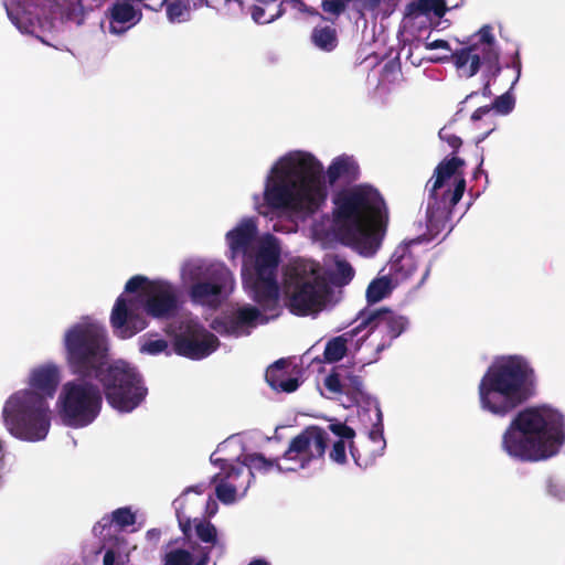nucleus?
<instances>
[{
  "instance_id": "nucleus-1",
  "label": "nucleus",
  "mask_w": 565,
  "mask_h": 565,
  "mask_svg": "<svg viewBox=\"0 0 565 565\" xmlns=\"http://www.w3.org/2000/svg\"><path fill=\"white\" fill-rule=\"evenodd\" d=\"M333 233L344 245L359 249L377 247L388 224V210L377 189L363 183L342 189L333 196Z\"/></svg>"
},
{
  "instance_id": "nucleus-2",
  "label": "nucleus",
  "mask_w": 565,
  "mask_h": 565,
  "mask_svg": "<svg viewBox=\"0 0 565 565\" xmlns=\"http://www.w3.org/2000/svg\"><path fill=\"white\" fill-rule=\"evenodd\" d=\"M61 382V370L54 363L33 367L29 374V388L11 394L2 408L6 429L24 441L46 438L51 427L49 399L53 398Z\"/></svg>"
},
{
  "instance_id": "nucleus-3",
  "label": "nucleus",
  "mask_w": 565,
  "mask_h": 565,
  "mask_svg": "<svg viewBox=\"0 0 565 565\" xmlns=\"http://www.w3.org/2000/svg\"><path fill=\"white\" fill-rule=\"evenodd\" d=\"M264 199L271 209H292L315 213L327 198L322 182L323 167L311 153L296 152L280 160L273 169Z\"/></svg>"
},
{
  "instance_id": "nucleus-4",
  "label": "nucleus",
  "mask_w": 565,
  "mask_h": 565,
  "mask_svg": "<svg viewBox=\"0 0 565 565\" xmlns=\"http://www.w3.org/2000/svg\"><path fill=\"white\" fill-rule=\"evenodd\" d=\"M564 443L562 414L546 407H526L505 428L501 448L514 460L536 462L557 455Z\"/></svg>"
},
{
  "instance_id": "nucleus-5",
  "label": "nucleus",
  "mask_w": 565,
  "mask_h": 565,
  "mask_svg": "<svg viewBox=\"0 0 565 565\" xmlns=\"http://www.w3.org/2000/svg\"><path fill=\"white\" fill-rule=\"evenodd\" d=\"M483 411L505 417L536 394V375L522 355L497 359L486 371L478 386Z\"/></svg>"
},
{
  "instance_id": "nucleus-6",
  "label": "nucleus",
  "mask_w": 565,
  "mask_h": 565,
  "mask_svg": "<svg viewBox=\"0 0 565 565\" xmlns=\"http://www.w3.org/2000/svg\"><path fill=\"white\" fill-rule=\"evenodd\" d=\"M145 299L125 298L120 295L111 309L110 326L119 339H130L145 330L148 321L143 313L157 319L172 318L178 311V296L172 285L164 281L148 284Z\"/></svg>"
},
{
  "instance_id": "nucleus-7",
  "label": "nucleus",
  "mask_w": 565,
  "mask_h": 565,
  "mask_svg": "<svg viewBox=\"0 0 565 565\" xmlns=\"http://www.w3.org/2000/svg\"><path fill=\"white\" fill-rule=\"evenodd\" d=\"M465 166V160L459 157L445 158L435 168L434 178L427 182V241L448 227L452 210L466 190L465 173L461 170Z\"/></svg>"
},
{
  "instance_id": "nucleus-8",
  "label": "nucleus",
  "mask_w": 565,
  "mask_h": 565,
  "mask_svg": "<svg viewBox=\"0 0 565 565\" xmlns=\"http://www.w3.org/2000/svg\"><path fill=\"white\" fill-rule=\"evenodd\" d=\"M64 345L71 372L83 380H92L107 364V334L97 324H74L65 332Z\"/></svg>"
},
{
  "instance_id": "nucleus-9",
  "label": "nucleus",
  "mask_w": 565,
  "mask_h": 565,
  "mask_svg": "<svg viewBox=\"0 0 565 565\" xmlns=\"http://www.w3.org/2000/svg\"><path fill=\"white\" fill-rule=\"evenodd\" d=\"M280 259V248L276 238L269 236L263 242L254 255L252 267L246 264L242 270L244 284L250 289L255 302L271 317L278 316L279 285L277 269Z\"/></svg>"
},
{
  "instance_id": "nucleus-10",
  "label": "nucleus",
  "mask_w": 565,
  "mask_h": 565,
  "mask_svg": "<svg viewBox=\"0 0 565 565\" xmlns=\"http://www.w3.org/2000/svg\"><path fill=\"white\" fill-rule=\"evenodd\" d=\"M93 379L102 384L108 404L121 413L132 412L148 394L142 376L122 361L106 364Z\"/></svg>"
},
{
  "instance_id": "nucleus-11",
  "label": "nucleus",
  "mask_w": 565,
  "mask_h": 565,
  "mask_svg": "<svg viewBox=\"0 0 565 565\" xmlns=\"http://www.w3.org/2000/svg\"><path fill=\"white\" fill-rule=\"evenodd\" d=\"M465 47L451 53V60L457 70L462 71L466 77L475 76L481 65L486 66L483 77L486 78L481 89L484 97H490L491 79L495 78L501 72L500 54L495 47V39L492 34V28L489 24L483 25L472 38H470Z\"/></svg>"
},
{
  "instance_id": "nucleus-12",
  "label": "nucleus",
  "mask_w": 565,
  "mask_h": 565,
  "mask_svg": "<svg viewBox=\"0 0 565 565\" xmlns=\"http://www.w3.org/2000/svg\"><path fill=\"white\" fill-rule=\"evenodd\" d=\"M102 404L98 386L85 381L66 382L56 403L63 424L72 428L92 424L99 415Z\"/></svg>"
},
{
  "instance_id": "nucleus-13",
  "label": "nucleus",
  "mask_w": 565,
  "mask_h": 565,
  "mask_svg": "<svg viewBox=\"0 0 565 565\" xmlns=\"http://www.w3.org/2000/svg\"><path fill=\"white\" fill-rule=\"evenodd\" d=\"M287 307L292 315L308 316L322 309L329 294L326 280L313 269L302 266L289 269L285 279Z\"/></svg>"
},
{
  "instance_id": "nucleus-14",
  "label": "nucleus",
  "mask_w": 565,
  "mask_h": 565,
  "mask_svg": "<svg viewBox=\"0 0 565 565\" xmlns=\"http://www.w3.org/2000/svg\"><path fill=\"white\" fill-rule=\"evenodd\" d=\"M356 321H360L356 326L360 332L367 329L366 334L360 339L361 342H364L374 332L382 334V339L375 349L376 353L390 348L392 342L408 326L407 318L385 307L374 310H362L359 312Z\"/></svg>"
},
{
  "instance_id": "nucleus-15",
  "label": "nucleus",
  "mask_w": 565,
  "mask_h": 565,
  "mask_svg": "<svg viewBox=\"0 0 565 565\" xmlns=\"http://www.w3.org/2000/svg\"><path fill=\"white\" fill-rule=\"evenodd\" d=\"M328 440V434L323 428L308 426L290 440L282 458L297 461L299 468L303 469L311 461L323 458Z\"/></svg>"
},
{
  "instance_id": "nucleus-16",
  "label": "nucleus",
  "mask_w": 565,
  "mask_h": 565,
  "mask_svg": "<svg viewBox=\"0 0 565 565\" xmlns=\"http://www.w3.org/2000/svg\"><path fill=\"white\" fill-rule=\"evenodd\" d=\"M218 344L217 337L202 324L189 322L184 330L175 335L173 350L180 356L201 360L212 354Z\"/></svg>"
},
{
  "instance_id": "nucleus-17",
  "label": "nucleus",
  "mask_w": 565,
  "mask_h": 565,
  "mask_svg": "<svg viewBox=\"0 0 565 565\" xmlns=\"http://www.w3.org/2000/svg\"><path fill=\"white\" fill-rule=\"evenodd\" d=\"M326 388L335 394H345L351 404H359L364 398L362 377L352 367L337 365L324 379Z\"/></svg>"
},
{
  "instance_id": "nucleus-18",
  "label": "nucleus",
  "mask_w": 565,
  "mask_h": 565,
  "mask_svg": "<svg viewBox=\"0 0 565 565\" xmlns=\"http://www.w3.org/2000/svg\"><path fill=\"white\" fill-rule=\"evenodd\" d=\"M217 462H220V467L224 476L216 486L215 493L221 502L231 504L236 500V494L238 492L245 494L250 486V476H245L242 482H231V479L242 477L244 472L243 467H236L226 459H217Z\"/></svg>"
},
{
  "instance_id": "nucleus-19",
  "label": "nucleus",
  "mask_w": 565,
  "mask_h": 565,
  "mask_svg": "<svg viewBox=\"0 0 565 565\" xmlns=\"http://www.w3.org/2000/svg\"><path fill=\"white\" fill-rule=\"evenodd\" d=\"M259 317L260 310L248 305L238 308L230 317L214 319L211 327L218 333L237 335L244 328L255 327Z\"/></svg>"
},
{
  "instance_id": "nucleus-20",
  "label": "nucleus",
  "mask_w": 565,
  "mask_h": 565,
  "mask_svg": "<svg viewBox=\"0 0 565 565\" xmlns=\"http://www.w3.org/2000/svg\"><path fill=\"white\" fill-rule=\"evenodd\" d=\"M228 277L230 271L226 268L220 267L214 269L211 280L199 281L191 286L190 297L192 301L200 305H211L218 301V297Z\"/></svg>"
},
{
  "instance_id": "nucleus-21",
  "label": "nucleus",
  "mask_w": 565,
  "mask_h": 565,
  "mask_svg": "<svg viewBox=\"0 0 565 565\" xmlns=\"http://www.w3.org/2000/svg\"><path fill=\"white\" fill-rule=\"evenodd\" d=\"M289 366L290 363L287 360L279 359L266 370V382L273 390L292 393L299 387V380L291 376Z\"/></svg>"
},
{
  "instance_id": "nucleus-22",
  "label": "nucleus",
  "mask_w": 565,
  "mask_h": 565,
  "mask_svg": "<svg viewBox=\"0 0 565 565\" xmlns=\"http://www.w3.org/2000/svg\"><path fill=\"white\" fill-rule=\"evenodd\" d=\"M12 23L23 33H33L35 25H42V18H46L43 8H39L33 0H25L22 8L14 13L7 10Z\"/></svg>"
},
{
  "instance_id": "nucleus-23",
  "label": "nucleus",
  "mask_w": 565,
  "mask_h": 565,
  "mask_svg": "<svg viewBox=\"0 0 565 565\" xmlns=\"http://www.w3.org/2000/svg\"><path fill=\"white\" fill-rule=\"evenodd\" d=\"M130 0H117L109 8L110 26L109 30L114 34H121L126 28H117L116 24L135 25L141 20L142 12L129 3Z\"/></svg>"
},
{
  "instance_id": "nucleus-24",
  "label": "nucleus",
  "mask_w": 565,
  "mask_h": 565,
  "mask_svg": "<svg viewBox=\"0 0 565 565\" xmlns=\"http://www.w3.org/2000/svg\"><path fill=\"white\" fill-rule=\"evenodd\" d=\"M257 235V225L254 218L243 220L235 228L226 234L230 248L237 253H245Z\"/></svg>"
},
{
  "instance_id": "nucleus-25",
  "label": "nucleus",
  "mask_w": 565,
  "mask_h": 565,
  "mask_svg": "<svg viewBox=\"0 0 565 565\" xmlns=\"http://www.w3.org/2000/svg\"><path fill=\"white\" fill-rule=\"evenodd\" d=\"M310 42L322 52H333L339 45V34L334 22L317 24L310 33Z\"/></svg>"
},
{
  "instance_id": "nucleus-26",
  "label": "nucleus",
  "mask_w": 565,
  "mask_h": 565,
  "mask_svg": "<svg viewBox=\"0 0 565 565\" xmlns=\"http://www.w3.org/2000/svg\"><path fill=\"white\" fill-rule=\"evenodd\" d=\"M359 174V164L353 158L348 156L337 157L327 170V178L330 184H334L341 178L350 181L356 180Z\"/></svg>"
},
{
  "instance_id": "nucleus-27",
  "label": "nucleus",
  "mask_w": 565,
  "mask_h": 565,
  "mask_svg": "<svg viewBox=\"0 0 565 565\" xmlns=\"http://www.w3.org/2000/svg\"><path fill=\"white\" fill-rule=\"evenodd\" d=\"M238 461L241 462L238 467L247 469L245 476H250V481L254 479L255 471L259 473H267L273 468H276L279 472L282 471L279 458L269 459L260 452L246 454L243 456L242 460L238 458Z\"/></svg>"
},
{
  "instance_id": "nucleus-28",
  "label": "nucleus",
  "mask_w": 565,
  "mask_h": 565,
  "mask_svg": "<svg viewBox=\"0 0 565 565\" xmlns=\"http://www.w3.org/2000/svg\"><path fill=\"white\" fill-rule=\"evenodd\" d=\"M359 333L360 331L358 330V327H355L352 330L329 340L323 351L324 362L335 363L342 360L348 352V341L352 340Z\"/></svg>"
},
{
  "instance_id": "nucleus-29",
  "label": "nucleus",
  "mask_w": 565,
  "mask_h": 565,
  "mask_svg": "<svg viewBox=\"0 0 565 565\" xmlns=\"http://www.w3.org/2000/svg\"><path fill=\"white\" fill-rule=\"evenodd\" d=\"M136 523V514L131 511L129 507L118 508L114 510L110 514L104 515L97 523L96 529H116L122 532L127 526L134 525Z\"/></svg>"
},
{
  "instance_id": "nucleus-30",
  "label": "nucleus",
  "mask_w": 565,
  "mask_h": 565,
  "mask_svg": "<svg viewBox=\"0 0 565 565\" xmlns=\"http://www.w3.org/2000/svg\"><path fill=\"white\" fill-rule=\"evenodd\" d=\"M93 532L100 539L102 546L99 552L113 551L114 554L121 555L127 546V539L116 529H96V524L93 526Z\"/></svg>"
},
{
  "instance_id": "nucleus-31",
  "label": "nucleus",
  "mask_w": 565,
  "mask_h": 565,
  "mask_svg": "<svg viewBox=\"0 0 565 565\" xmlns=\"http://www.w3.org/2000/svg\"><path fill=\"white\" fill-rule=\"evenodd\" d=\"M448 10L446 0H414L406 6V15L417 17L433 12L437 18H443Z\"/></svg>"
},
{
  "instance_id": "nucleus-32",
  "label": "nucleus",
  "mask_w": 565,
  "mask_h": 565,
  "mask_svg": "<svg viewBox=\"0 0 565 565\" xmlns=\"http://www.w3.org/2000/svg\"><path fill=\"white\" fill-rule=\"evenodd\" d=\"M416 268L414 256L411 253H403L391 262L390 270L393 279L398 284L411 278Z\"/></svg>"
},
{
  "instance_id": "nucleus-33",
  "label": "nucleus",
  "mask_w": 565,
  "mask_h": 565,
  "mask_svg": "<svg viewBox=\"0 0 565 565\" xmlns=\"http://www.w3.org/2000/svg\"><path fill=\"white\" fill-rule=\"evenodd\" d=\"M330 431H332L335 436L340 437L342 440H349V449L352 458L355 463L360 467L366 466V459H363L358 448L354 446L353 438L355 437V431L352 427L348 426L345 423L334 420L329 425Z\"/></svg>"
},
{
  "instance_id": "nucleus-34",
  "label": "nucleus",
  "mask_w": 565,
  "mask_h": 565,
  "mask_svg": "<svg viewBox=\"0 0 565 565\" xmlns=\"http://www.w3.org/2000/svg\"><path fill=\"white\" fill-rule=\"evenodd\" d=\"M354 277V269L351 264L341 258L334 262V269L329 274L330 281L337 287L348 285Z\"/></svg>"
},
{
  "instance_id": "nucleus-35",
  "label": "nucleus",
  "mask_w": 565,
  "mask_h": 565,
  "mask_svg": "<svg viewBox=\"0 0 565 565\" xmlns=\"http://www.w3.org/2000/svg\"><path fill=\"white\" fill-rule=\"evenodd\" d=\"M392 279L381 277L374 279L366 289V300L369 303H375L384 299L392 291Z\"/></svg>"
},
{
  "instance_id": "nucleus-36",
  "label": "nucleus",
  "mask_w": 565,
  "mask_h": 565,
  "mask_svg": "<svg viewBox=\"0 0 565 565\" xmlns=\"http://www.w3.org/2000/svg\"><path fill=\"white\" fill-rule=\"evenodd\" d=\"M162 6L166 7L169 21L181 22L188 20L190 14L188 0H163Z\"/></svg>"
},
{
  "instance_id": "nucleus-37",
  "label": "nucleus",
  "mask_w": 565,
  "mask_h": 565,
  "mask_svg": "<svg viewBox=\"0 0 565 565\" xmlns=\"http://www.w3.org/2000/svg\"><path fill=\"white\" fill-rule=\"evenodd\" d=\"M352 0H322V11L326 13L319 15L322 22H334L345 12Z\"/></svg>"
},
{
  "instance_id": "nucleus-38",
  "label": "nucleus",
  "mask_w": 565,
  "mask_h": 565,
  "mask_svg": "<svg viewBox=\"0 0 565 565\" xmlns=\"http://www.w3.org/2000/svg\"><path fill=\"white\" fill-rule=\"evenodd\" d=\"M195 533L204 543L215 544L217 541L216 527L210 521L199 520V522L195 523Z\"/></svg>"
},
{
  "instance_id": "nucleus-39",
  "label": "nucleus",
  "mask_w": 565,
  "mask_h": 565,
  "mask_svg": "<svg viewBox=\"0 0 565 565\" xmlns=\"http://www.w3.org/2000/svg\"><path fill=\"white\" fill-rule=\"evenodd\" d=\"M192 563V554L182 548H177L167 553L164 558V565H191Z\"/></svg>"
},
{
  "instance_id": "nucleus-40",
  "label": "nucleus",
  "mask_w": 565,
  "mask_h": 565,
  "mask_svg": "<svg viewBox=\"0 0 565 565\" xmlns=\"http://www.w3.org/2000/svg\"><path fill=\"white\" fill-rule=\"evenodd\" d=\"M376 412V422L373 424L372 429L369 433V437L372 441L382 444V448L385 446L384 440V425H383V414L380 408V405H375Z\"/></svg>"
},
{
  "instance_id": "nucleus-41",
  "label": "nucleus",
  "mask_w": 565,
  "mask_h": 565,
  "mask_svg": "<svg viewBox=\"0 0 565 565\" xmlns=\"http://www.w3.org/2000/svg\"><path fill=\"white\" fill-rule=\"evenodd\" d=\"M514 105V97L509 92H507L498 96L490 107L499 114L507 115L513 110Z\"/></svg>"
},
{
  "instance_id": "nucleus-42",
  "label": "nucleus",
  "mask_w": 565,
  "mask_h": 565,
  "mask_svg": "<svg viewBox=\"0 0 565 565\" xmlns=\"http://www.w3.org/2000/svg\"><path fill=\"white\" fill-rule=\"evenodd\" d=\"M151 281L148 280L147 277L143 276H134L131 277L125 285V291L128 294H135L137 291H140L138 296L135 298L141 300L145 299V296L142 294V289L150 284Z\"/></svg>"
},
{
  "instance_id": "nucleus-43",
  "label": "nucleus",
  "mask_w": 565,
  "mask_h": 565,
  "mask_svg": "<svg viewBox=\"0 0 565 565\" xmlns=\"http://www.w3.org/2000/svg\"><path fill=\"white\" fill-rule=\"evenodd\" d=\"M168 349V342L164 339H156V340H146L141 347L140 351L143 353H148L151 355L160 354Z\"/></svg>"
},
{
  "instance_id": "nucleus-44",
  "label": "nucleus",
  "mask_w": 565,
  "mask_h": 565,
  "mask_svg": "<svg viewBox=\"0 0 565 565\" xmlns=\"http://www.w3.org/2000/svg\"><path fill=\"white\" fill-rule=\"evenodd\" d=\"M329 457L332 461L338 465H344L347 462V452H345V444L344 440H337L332 449L330 450Z\"/></svg>"
},
{
  "instance_id": "nucleus-45",
  "label": "nucleus",
  "mask_w": 565,
  "mask_h": 565,
  "mask_svg": "<svg viewBox=\"0 0 565 565\" xmlns=\"http://www.w3.org/2000/svg\"><path fill=\"white\" fill-rule=\"evenodd\" d=\"M438 136L441 140L446 141L449 145V147L454 149V152H457L462 145L461 138L448 132L446 128H441L438 132Z\"/></svg>"
},
{
  "instance_id": "nucleus-46",
  "label": "nucleus",
  "mask_w": 565,
  "mask_h": 565,
  "mask_svg": "<svg viewBox=\"0 0 565 565\" xmlns=\"http://www.w3.org/2000/svg\"><path fill=\"white\" fill-rule=\"evenodd\" d=\"M249 13L254 22L258 24L270 23L266 14V8L263 6L254 4L249 8Z\"/></svg>"
},
{
  "instance_id": "nucleus-47",
  "label": "nucleus",
  "mask_w": 565,
  "mask_h": 565,
  "mask_svg": "<svg viewBox=\"0 0 565 565\" xmlns=\"http://www.w3.org/2000/svg\"><path fill=\"white\" fill-rule=\"evenodd\" d=\"M307 6V15L319 17V8L322 7V0H305Z\"/></svg>"
},
{
  "instance_id": "nucleus-48",
  "label": "nucleus",
  "mask_w": 565,
  "mask_h": 565,
  "mask_svg": "<svg viewBox=\"0 0 565 565\" xmlns=\"http://www.w3.org/2000/svg\"><path fill=\"white\" fill-rule=\"evenodd\" d=\"M286 2L287 6H289L291 9L307 15V6L305 3V0H286Z\"/></svg>"
},
{
  "instance_id": "nucleus-49",
  "label": "nucleus",
  "mask_w": 565,
  "mask_h": 565,
  "mask_svg": "<svg viewBox=\"0 0 565 565\" xmlns=\"http://www.w3.org/2000/svg\"><path fill=\"white\" fill-rule=\"evenodd\" d=\"M177 515H178L179 525H180V529H181L182 533L186 537H189L190 534H191V530H192L191 520L189 518H186V519L181 518L179 512L177 513Z\"/></svg>"
},
{
  "instance_id": "nucleus-50",
  "label": "nucleus",
  "mask_w": 565,
  "mask_h": 565,
  "mask_svg": "<svg viewBox=\"0 0 565 565\" xmlns=\"http://www.w3.org/2000/svg\"><path fill=\"white\" fill-rule=\"evenodd\" d=\"M285 6H287L286 0L280 1V3L276 8V11L268 15V21L274 22L275 20L281 18L286 13V7Z\"/></svg>"
},
{
  "instance_id": "nucleus-51",
  "label": "nucleus",
  "mask_w": 565,
  "mask_h": 565,
  "mask_svg": "<svg viewBox=\"0 0 565 565\" xmlns=\"http://www.w3.org/2000/svg\"><path fill=\"white\" fill-rule=\"evenodd\" d=\"M425 45H426V49H428V50L445 49V50L451 51L449 43L446 40H441V39L435 40L433 42H427Z\"/></svg>"
},
{
  "instance_id": "nucleus-52",
  "label": "nucleus",
  "mask_w": 565,
  "mask_h": 565,
  "mask_svg": "<svg viewBox=\"0 0 565 565\" xmlns=\"http://www.w3.org/2000/svg\"><path fill=\"white\" fill-rule=\"evenodd\" d=\"M490 110H491L490 106H482V107L477 108L471 115V120L472 121L480 120L483 116L488 115L490 113Z\"/></svg>"
},
{
  "instance_id": "nucleus-53",
  "label": "nucleus",
  "mask_w": 565,
  "mask_h": 565,
  "mask_svg": "<svg viewBox=\"0 0 565 565\" xmlns=\"http://www.w3.org/2000/svg\"><path fill=\"white\" fill-rule=\"evenodd\" d=\"M512 66L516 71V76H515V78H514V81L512 83V86H513L514 83L519 81L520 75H521V60H520V56H519L518 52L515 53V56H514V58L512 61Z\"/></svg>"
},
{
  "instance_id": "nucleus-54",
  "label": "nucleus",
  "mask_w": 565,
  "mask_h": 565,
  "mask_svg": "<svg viewBox=\"0 0 565 565\" xmlns=\"http://www.w3.org/2000/svg\"><path fill=\"white\" fill-rule=\"evenodd\" d=\"M120 555L114 554L113 551H106L103 559L104 565H115V561Z\"/></svg>"
},
{
  "instance_id": "nucleus-55",
  "label": "nucleus",
  "mask_w": 565,
  "mask_h": 565,
  "mask_svg": "<svg viewBox=\"0 0 565 565\" xmlns=\"http://www.w3.org/2000/svg\"><path fill=\"white\" fill-rule=\"evenodd\" d=\"M147 539L150 541H158L160 539L161 532L158 529H150L147 531Z\"/></svg>"
},
{
  "instance_id": "nucleus-56",
  "label": "nucleus",
  "mask_w": 565,
  "mask_h": 565,
  "mask_svg": "<svg viewBox=\"0 0 565 565\" xmlns=\"http://www.w3.org/2000/svg\"><path fill=\"white\" fill-rule=\"evenodd\" d=\"M193 1V8L200 9L203 7H210L209 0H192Z\"/></svg>"
},
{
  "instance_id": "nucleus-57",
  "label": "nucleus",
  "mask_w": 565,
  "mask_h": 565,
  "mask_svg": "<svg viewBox=\"0 0 565 565\" xmlns=\"http://www.w3.org/2000/svg\"><path fill=\"white\" fill-rule=\"evenodd\" d=\"M207 562H209V552L204 553L195 564L192 563L191 565H206Z\"/></svg>"
},
{
  "instance_id": "nucleus-58",
  "label": "nucleus",
  "mask_w": 565,
  "mask_h": 565,
  "mask_svg": "<svg viewBox=\"0 0 565 565\" xmlns=\"http://www.w3.org/2000/svg\"><path fill=\"white\" fill-rule=\"evenodd\" d=\"M248 565H269L265 559H254Z\"/></svg>"
},
{
  "instance_id": "nucleus-59",
  "label": "nucleus",
  "mask_w": 565,
  "mask_h": 565,
  "mask_svg": "<svg viewBox=\"0 0 565 565\" xmlns=\"http://www.w3.org/2000/svg\"><path fill=\"white\" fill-rule=\"evenodd\" d=\"M372 8L377 7L381 0H365Z\"/></svg>"
},
{
  "instance_id": "nucleus-60",
  "label": "nucleus",
  "mask_w": 565,
  "mask_h": 565,
  "mask_svg": "<svg viewBox=\"0 0 565 565\" xmlns=\"http://www.w3.org/2000/svg\"><path fill=\"white\" fill-rule=\"evenodd\" d=\"M246 472H247V470L244 469V472H243L242 477L236 478V479H231L230 481L231 482H242L244 480V477H245Z\"/></svg>"
},
{
  "instance_id": "nucleus-61",
  "label": "nucleus",
  "mask_w": 565,
  "mask_h": 565,
  "mask_svg": "<svg viewBox=\"0 0 565 565\" xmlns=\"http://www.w3.org/2000/svg\"><path fill=\"white\" fill-rule=\"evenodd\" d=\"M428 275H429V268H426V270H425V273H424V275H423V277H422V279H420L419 284H418V286H420L425 281V279L427 278Z\"/></svg>"
},
{
  "instance_id": "nucleus-62",
  "label": "nucleus",
  "mask_w": 565,
  "mask_h": 565,
  "mask_svg": "<svg viewBox=\"0 0 565 565\" xmlns=\"http://www.w3.org/2000/svg\"><path fill=\"white\" fill-rule=\"evenodd\" d=\"M478 93L477 92H472L470 93L469 95H467L466 99H469V98H472L473 96H476Z\"/></svg>"
},
{
  "instance_id": "nucleus-63",
  "label": "nucleus",
  "mask_w": 565,
  "mask_h": 565,
  "mask_svg": "<svg viewBox=\"0 0 565 565\" xmlns=\"http://www.w3.org/2000/svg\"><path fill=\"white\" fill-rule=\"evenodd\" d=\"M459 7V1H456L454 3H451L450 8H458Z\"/></svg>"
},
{
  "instance_id": "nucleus-64",
  "label": "nucleus",
  "mask_w": 565,
  "mask_h": 565,
  "mask_svg": "<svg viewBox=\"0 0 565 565\" xmlns=\"http://www.w3.org/2000/svg\"><path fill=\"white\" fill-rule=\"evenodd\" d=\"M481 172V169L480 167L477 169V171L475 172V178H478V174Z\"/></svg>"
}]
</instances>
